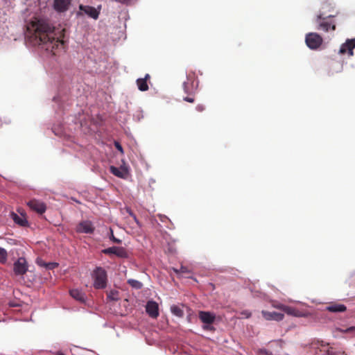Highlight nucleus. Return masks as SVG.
Returning a JSON list of instances; mask_svg holds the SVG:
<instances>
[{
  "instance_id": "obj_34",
  "label": "nucleus",
  "mask_w": 355,
  "mask_h": 355,
  "mask_svg": "<svg viewBox=\"0 0 355 355\" xmlns=\"http://www.w3.org/2000/svg\"><path fill=\"white\" fill-rule=\"evenodd\" d=\"M261 353L265 355H272V353L266 349H261Z\"/></svg>"
},
{
  "instance_id": "obj_11",
  "label": "nucleus",
  "mask_w": 355,
  "mask_h": 355,
  "mask_svg": "<svg viewBox=\"0 0 355 355\" xmlns=\"http://www.w3.org/2000/svg\"><path fill=\"white\" fill-rule=\"evenodd\" d=\"M146 311L150 318L156 319L159 314L158 304L153 300L148 301L146 305Z\"/></svg>"
},
{
  "instance_id": "obj_6",
  "label": "nucleus",
  "mask_w": 355,
  "mask_h": 355,
  "mask_svg": "<svg viewBox=\"0 0 355 355\" xmlns=\"http://www.w3.org/2000/svg\"><path fill=\"white\" fill-rule=\"evenodd\" d=\"M84 14L88 15L94 19H97L100 14V9L98 10L90 6H84L80 4L79 6V10L76 12V16L81 17Z\"/></svg>"
},
{
  "instance_id": "obj_35",
  "label": "nucleus",
  "mask_w": 355,
  "mask_h": 355,
  "mask_svg": "<svg viewBox=\"0 0 355 355\" xmlns=\"http://www.w3.org/2000/svg\"><path fill=\"white\" fill-rule=\"evenodd\" d=\"M132 218H133V220H135V222L137 223V225L139 227H140V226H141V224H140L139 221L138 220V219H137V216H136V215H135V214L132 216Z\"/></svg>"
},
{
  "instance_id": "obj_10",
  "label": "nucleus",
  "mask_w": 355,
  "mask_h": 355,
  "mask_svg": "<svg viewBox=\"0 0 355 355\" xmlns=\"http://www.w3.org/2000/svg\"><path fill=\"white\" fill-rule=\"evenodd\" d=\"M95 227L89 220H83L78 223L76 227V232L78 233L92 234Z\"/></svg>"
},
{
  "instance_id": "obj_7",
  "label": "nucleus",
  "mask_w": 355,
  "mask_h": 355,
  "mask_svg": "<svg viewBox=\"0 0 355 355\" xmlns=\"http://www.w3.org/2000/svg\"><path fill=\"white\" fill-rule=\"evenodd\" d=\"M105 254H114L119 258H128V253L125 248L123 247L112 246L102 250Z\"/></svg>"
},
{
  "instance_id": "obj_26",
  "label": "nucleus",
  "mask_w": 355,
  "mask_h": 355,
  "mask_svg": "<svg viewBox=\"0 0 355 355\" xmlns=\"http://www.w3.org/2000/svg\"><path fill=\"white\" fill-rule=\"evenodd\" d=\"M286 305L283 304H281L278 302H273L272 303V306L277 309H279V310H281V311H284V307H285Z\"/></svg>"
},
{
  "instance_id": "obj_29",
  "label": "nucleus",
  "mask_w": 355,
  "mask_h": 355,
  "mask_svg": "<svg viewBox=\"0 0 355 355\" xmlns=\"http://www.w3.org/2000/svg\"><path fill=\"white\" fill-rule=\"evenodd\" d=\"M58 266V264L57 263H49L45 264L46 268L51 270L56 268Z\"/></svg>"
},
{
  "instance_id": "obj_9",
  "label": "nucleus",
  "mask_w": 355,
  "mask_h": 355,
  "mask_svg": "<svg viewBox=\"0 0 355 355\" xmlns=\"http://www.w3.org/2000/svg\"><path fill=\"white\" fill-rule=\"evenodd\" d=\"M27 205L31 209L35 211V212L40 214H44L46 209V206L45 203L38 200H31L30 201L28 202Z\"/></svg>"
},
{
  "instance_id": "obj_36",
  "label": "nucleus",
  "mask_w": 355,
  "mask_h": 355,
  "mask_svg": "<svg viewBox=\"0 0 355 355\" xmlns=\"http://www.w3.org/2000/svg\"><path fill=\"white\" fill-rule=\"evenodd\" d=\"M184 90L186 93H189V87L187 83H184L183 84Z\"/></svg>"
},
{
  "instance_id": "obj_38",
  "label": "nucleus",
  "mask_w": 355,
  "mask_h": 355,
  "mask_svg": "<svg viewBox=\"0 0 355 355\" xmlns=\"http://www.w3.org/2000/svg\"><path fill=\"white\" fill-rule=\"evenodd\" d=\"M353 330H355V327H350V328H348L345 330L346 332H350V331H352Z\"/></svg>"
},
{
  "instance_id": "obj_23",
  "label": "nucleus",
  "mask_w": 355,
  "mask_h": 355,
  "mask_svg": "<svg viewBox=\"0 0 355 355\" xmlns=\"http://www.w3.org/2000/svg\"><path fill=\"white\" fill-rule=\"evenodd\" d=\"M8 259V253L7 251L3 248H0V263H5Z\"/></svg>"
},
{
  "instance_id": "obj_18",
  "label": "nucleus",
  "mask_w": 355,
  "mask_h": 355,
  "mask_svg": "<svg viewBox=\"0 0 355 355\" xmlns=\"http://www.w3.org/2000/svg\"><path fill=\"white\" fill-rule=\"evenodd\" d=\"M284 313H287L288 315H293V316H300V311L291 306H285L284 309L283 311Z\"/></svg>"
},
{
  "instance_id": "obj_13",
  "label": "nucleus",
  "mask_w": 355,
  "mask_h": 355,
  "mask_svg": "<svg viewBox=\"0 0 355 355\" xmlns=\"http://www.w3.org/2000/svg\"><path fill=\"white\" fill-rule=\"evenodd\" d=\"M71 0H54L53 8L58 12H66L71 4Z\"/></svg>"
},
{
  "instance_id": "obj_20",
  "label": "nucleus",
  "mask_w": 355,
  "mask_h": 355,
  "mask_svg": "<svg viewBox=\"0 0 355 355\" xmlns=\"http://www.w3.org/2000/svg\"><path fill=\"white\" fill-rule=\"evenodd\" d=\"M171 311L173 315H175L179 318H182L184 315L183 310L178 306H176V305L171 306Z\"/></svg>"
},
{
  "instance_id": "obj_21",
  "label": "nucleus",
  "mask_w": 355,
  "mask_h": 355,
  "mask_svg": "<svg viewBox=\"0 0 355 355\" xmlns=\"http://www.w3.org/2000/svg\"><path fill=\"white\" fill-rule=\"evenodd\" d=\"M128 284L136 289H140L142 287V284L140 282L133 279H128Z\"/></svg>"
},
{
  "instance_id": "obj_8",
  "label": "nucleus",
  "mask_w": 355,
  "mask_h": 355,
  "mask_svg": "<svg viewBox=\"0 0 355 355\" xmlns=\"http://www.w3.org/2000/svg\"><path fill=\"white\" fill-rule=\"evenodd\" d=\"M28 270V263L25 258L19 257L13 265L15 275H23Z\"/></svg>"
},
{
  "instance_id": "obj_30",
  "label": "nucleus",
  "mask_w": 355,
  "mask_h": 355,
  "mask_svg": "<svg viewBox=\"0 0 355 355\" xmlns=\"http://www.w3.org/2000/svg\"><path fill=\"white\" fill-rule=\"evenodd\" d=\"M114 146L119 151H120L121 153H123V148H122L121 145L118 141L114 142Z\"/></svg>"
},
{
  "instance_id": "obj_3",
  "label": "nucleus",
  "mask_w": 355,
  "mask_h": 355,
  "mask_svg": "<svg viewBox=\"0 0 355 355\" xmlns=\"http://www.w3.org/2000/svg\"><path fill=\"white\" fill-rule=\"evenodd\" d=\"M94 280V287L96 289H103L107 286V275L106 270L102 267H96L92 273Z\"/></svg>"
},
{
  "instance_id": "obj_40",
  "label": "nucleus",
  "mask_w": 355,
  "mask_h": 355,
  "mask_svg": "<svg viewBox=\"0 0 355 355\" xmlns=\"http://www.w3.org/2000/svg\"><path fill=\"white\" fill-rule=\"evenodd\" d=\"M55 355H64L63 353L62 352H57Z\"/></svg>"
},
{
  "instance_id": "obj_14",
  "label": "nucleus",
  "mask_w": 355,
  "mask_h": 355,
  "mask_svg": "<svg viewBox=\"0 0 355 355\" xmlns=\"http://www.w3.org/2000/svg\"><path fill=\"white\" fill-rule=\"evenodd\" d=\"M261 314L262 316L267 320L281 321L284 318V313L275 311L270 312L267 311H262Z\"/></svg>"
},
{
  "instance_id": "obj_32",
  "label": "nucleus",
  "mask_w": 355,
  "mask_h": 355,
  "mask_svg": "<svg viewBox=\"0 0 355 355\" xmlns=\"http://www.w3.org/2000/svg\"><path fill=\"white\" fill-rule=\"evenodd\" d=\"M196 110L198 111V112H202L205 110V106L203 105H198L196 106Z\"/></svg>"
},
{
  "instance_id": "obj_17",
  "label": "nucleus",
  "mask_w": 355,
  "mask_h": 355,
  "mask_svg": "<svg viewBox=\"0 0 355 355\" xmlns=\"http://www.w3.org/2000/svg\"><path fill=\"white\" fill-rule=\"evenodd\" d=\"M326 310L332 313H340L345 311L347 307L344 304L332 302L326 307Z\"/></svg>"
},
{
  "instance_id": "obj_25",
  "label": "nucleus",
  "mask_w": 355,
  "mask_h": 355,
  "mask_svg": "<svg viewBox=\"0 0 355 355\" xmlns=\"http://www.w3.org/2000/svg\"><path fill=\"white\" fill-rule=\"evenodd\" d=\"M107 297L110 300H113V301H117L119 300V297H118V292L116 291H111L108 294H107Z\"/></svg>"
},
{
  "instance_id": "obj_24",
  "label": "nucleus",
  "mask_w": 355,
  "mask_h": 355,
  "mask_svg": "<svg viewBox=\"0 0 355 355\" xmlns=\"http://www.w3.org/2000/svg\"><path fill=\"white\" fill-rule=\"evenodd\" d=\"M173 270L177 274H189L190 270L186 267L181 266L180 269L173 268Z\"/></svg>"
},
{
  "instance_id": "obj_4",
  "label": "nucleus",
  "mask_w": 355,
  "mask_h": 355,
  "mask_svg": "<svg viewBox=\"0 0 355 355\" xmlns=\"http://www.w3.org/2000/svg\"><path fill=\"white\" fill-rule=\"evenodd\" d=\"M305 42L309 49L315 50L321 46L323 39L316 33H309L306 35Z\"/></svg>"
},
{
  "instance_id": "obj_31",
  "label": "nucleus",
  "mask_w": 355,
  "mask_h": 355,
  "mask_svg": "<svg viewBox=\"0 0 355 355\" xmlns=\"http://www.w3.org/2000/svg\"><path fill=\"white\" fill-rule=\"evenodd\" d=\"M245 318H249L251 316V313L248 311H243L241 313Z\"/></svg>"
},
{
  "instance_id": "obj_16",
  "label": "nucleus",
  "mask_w": 355,
  "mask_h": 355,
  "mask_svg": "<svg viewBox=\"0 0 355 355\" xmlns=\"http://www.w3.org/2000/svg\"><path fill=\"white\" fill-rule=\"evenodd\" d=\"M10 217L16 224L21 227H27L28 225V222L24 214L19 216L15 212H11Z\"/></svg>"
},
{
  "instance_id": "obj_1",
  "label": "nucleus",
  "mask_w": 355,
  "mask_h": 355,
  "mask_svg": "<svg viewBox=\"0 0 355 355\" xmlns=\"http://www.w3.org/2000/svg\"><path fill=\"white\" fill-rule=\"evenodd\" d=\"M64 28L56 33L46 20L34 18L26 25V37L33 46H40L55 55L64 48Z\"/></svg>"
},
{
  "instance_id": "obj_37",
  "label": "nucleus",
  "mask_w": 355,
  "mask_h": 355,
  "mask_svg": "<svg viewBox=\"0 0 355 355\" xmlns=\"http://www.w3.org/2000/svg\"><path fill=\"white\" fill-rule=\"evenodd\" d=\"M126 211L129 214V215L132 217L135 214L132 211V210L130 208H126Z\"/></svg>"
},
{
  "instance_id": "obj_15",
  "label": "nucleus",
  "mask_w": 355,
  "mask_h": 355,
  "mask_svg": "<svg viewBox=\"0 0 355 355\" xmlns=\"http://www.w3.org/2000/svg\"><path fill=\"white\" fill-rule=\"evenodd\" d=\"M69 294L76 301L85 304L86 302V295L81 290L78 288L71 289Z\"/></svg>"
},
{
  "instance_id": "obj_2",
  "label": "nucleus",
  "mask_w": 355,
  "mask_h": 355,
  "mask_svg": "<svg viewBox=\"0 0 355 355\" xmlns=\"http://www.w3.org/2000/svg\"><path fill=\"white\" fill-rule=\"evenodd\" d=\"M327 7H329L328 11H331L334 8L331 3H329V4H327V3H324L321 9L322 10H325L328 8ZM335 17L336 15H327L325 11H320L314 19L315 28L318 31H322L324 32L335 31L336 22L333 19Z\"/></svg>"
},
{
  "instance_id": "obj_33",
  "label": "nucleus",
  "mask_w": 355,
  "mask_h": 355,
  "mask_svg": "<svg viewBox=\"0 0 355 355\" xmlns=\"http://www.w3.org/2000/svg\"><path fill=\"white\" fill-rule=\"evenodd\" d=\"M184 100L187 102H189V103H193L194 102V98H191V97H184Z\"/></svg>"
},
{
  "instance_id": "obj_27",
  "label": "nucleus",
  "mask_w": 355,
  "mask_h": 355,
  "mask_svg": "<svg viewBox=\"0 0 355 355\" xmlns=\"http://www.w3.org/2000/svg\"><path fill=\"white\" fill-rule=\"evenodd\" d=\"M110 239L115 243H117V244H120L121 243V240L119 239H116L114 235V233H113V230L112 229L110 230Z\"/></svg>"
},
{
  "instance_id": "obj_5",
  "label": "nucleus",
  "mask_w": 355,
  "mask_h": 355,
  "mask_svg": "<svg viewBox=\"0 0 355 355\" xmlns=\"http://www.w3.org/2000/svg\"><path fill=\"white\" fill-rule=\"evenodd\" d=\"M198 317L201 322L206 324L203 327L205 329H214V327L211 326V324H212L216 320V315L214 313L209 311H200L198 313Z\"/></svg>"
},
{
  "instance_id": "obj_19",
  "label": "nucleus",
  "mask_w": 355,
  "mask_h": 355,
  "mask_svg": "<svg viewBox=\"0 0 355 355\" xmlns=\"http://www.w3.org/2000/svg\"><path fill=\"white\" fill-rule=\"evenodd\" d=\"M137 85L140 91L145 92L148 89V85L146 79L139 78L137 80Z\"/></svg>"
},
{
  "instance_id": "obj_28",
  "label": "nucleus",
  "mask_w": 355,
  "mask_h": 355,
  "mask_svg": "<svg viewBox=\"0 0 355 355\" xmlns=\"http://www.w3.org/2000/svg\"><path fill=\"white\" fill-rule=\"evenodd\" d=\"M325 355H346V354H345V353L344 352H340V351L334 352L331 349H328L326 352V354Z\"/></svg>"
},
{
  "instance_id": "obj_22",
  "label": "nucleus",
  "mask_w": 355,
  "mask_h": 355,
  "mask_svg": "<svg viewBox=\"0 0 355 355\" xmlns=\"http://www.w3.org/2000/svg\"><path fill=\"white\" fill-rule=\"evenodd\" d=\"M110 172L116 177L123 178V173L117 167L114 166H110Z\"/></svg>"
},
{
  "instance_id": "obj_39",
  "label": "nucleus",
  "mask_w": 355,
  "mask_h": 355,
  "mask_svg": "<svg viewBox=\"0 0 355 355\" xmlns=\"http://www.w3.org/2000/svg\"><path fill=\"white\" fill-rule=\"evenodd\" d=\"M149 78H150V76H149V74H146V75L145 76V78H144V79H146V80H148V79H149Z\"/></svg>"
},
{
  "instance_id": "obj_12",
  "label": "nucleus",
  "mask_w": 355,
  "mask_h": 355,
  "mask_svg": "<svg viewBox=\"0 0 355 355\" xmlns=\"http://www.w3.org/2000/svg\"><path fill=\"white\" fill-rule=\"evenodd\" d=\"M355 48V39H348L340 46V49L339 50V53L341 54H344L347 52L348 55L349 56L353 55L354 52L353 50Z\"/></svg>"
}]
</instances>
